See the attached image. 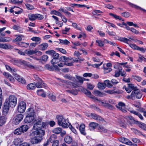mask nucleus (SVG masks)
<instances>
[{"mask_svg": "<svg viewBox=\"0 0 146 146\" xmlns=\"http://www.w3.org/2000/svg\"><path fill=\"white\" fill-rule=\"evenodd\" d=\"M45 133L44 130L39 129L33 131L30 134L32 137L30 141L33 144H38L40 142L42 139V137L44 135Z\"/></svg>", "mask_w": 146, "mask_h": 146, "instance_id": "obj_1", "label": "nucleus"}, {"mask_svg": "<svg viewBox=\"0 0 146 146\" xmlns=\"http://www.w3.org/2000/svg\"><path fill=\"white\" fill-rule=\"evenodd\" d=\"M26 113V115L24 119L25 123H29L35 121L36 115L33 108H29L27 110Z\"/></svg>", "mask_w": 146, "mask_h": 146, "instance_id": "obj_2", "label": "nucleus"}, {"mask_svg": "<svg viewBox=\"0 0 146 146\" xmlns=\"http://www.w3.org/2000/svg\"><path fill=\"white\" fill-rule=\"evenodd\" d=\"M5 66L6 69L8 71L13 73L15 79L19 82L23 84H26V80L23 78L21 77L16 74V69L14 68H12L8 65H6Z\"/></svg>", "mask_w": 146, "mask_h": 146, "instance_id": "obj_3", "label": "nucleus"}, {"mask_svg": "<svg viewBox=\"0 0 146 146\" xmlns=\"http://www.w3.org/2000/svg\"><path fill=\"white\" fill-rule=\"evenodd\" d=\"M57 120V123L58 125L62 126L64 128H67L70 124L68 119L65 118L62 115H58L56 116Z\"/></svg>", "mask_w": 146, "mask_h": 146, "instance_id": "obj_4", "label": "nucleus"}, {"mask_svg": "<svg viewBox=\"0 0 146 146\" xmlns=\"http://www.w3.org/2000/svg\"><path fill=\"white\" fill-rule=\"evenodd\" d=\"M17 102V99L16 97L14 95H11L9 96L7 99L6 100L4 103L13 108L16 106Z\"/></svg>", "mask_w": 146, "mask_h": 146, "instance_id": "obj_5", "label": "nucleus"}, {"mask_svg": "<svg viewBox=\"0 0 146 146\" xmlns=\"http://www.w3.org/2000/svg\"><path fill=\"white\" fill-rule=\"evenodd\" d=\"M26 108V103L23 101H21L19 102L18 103L17 110L18 112L23 113L25 112Z\"/></svg>", "mask_w": 146, "mask_h": 146, "instance_id": "obj_6", "label": "nucleus"}, {"mask_svg": "<svg viewBox=\"0 0 146 146\" xmlns=\"http://www.w3.org/2000/svg\"><path fill=\"white\" fill-rule=\"evenodd\" d=\"M29 19L31 21H33L36 19L40 20L43 19L44 18L43 16L40 14H33L31 13L29 14L28 15Z\"/></svg>", "mask_w": 146, "mask_h": 146, "instance_id": "obj_7", "label": "nucleus"}, {"mask_svg": "<svg viewBox=\"0 0 146 146\" xmlns=\"http://www.w3.org/2000/svg\"><path fill=\"white\" fill-rule=\"evenodd\" d=\"M142 94L139 90L137 89L133 90L131 94V96L132 99L135 98V97L137 98H141L142 97Z\"/></svg>", "mask_w": 146, "mask_h": 146, "instance_id": "obj_8", "label": "nucleus"}, {"mask_svg": "<svg viewBox=\"0 0 146 146\" xmlns=\"http://www.w3.org/2000/svg\"><path fill=\"white\" fill-rule=\"evenodd\" d=\"M23 115L22 114H18L16 115L13 120V123L16 125L18 124L22 120Z\"/></svg>", "mask_w": 146, "mask_h": 146, "instance_id": "obj_9", "label": "nucleus"}, {"mask_svg": "<svg viewBox=\"0 0 146 146\" xmlns=\"http://www.w3.org/2000/svg\"><path fill=\"white\" fill-rule=\"evenodd\" d=\"M11 62L13 64L19 66H20L21 65L27 64V62L24 60L13 59L11 60Z\"/></svg>", "mask_w": 146, "mask_h": 146, "instance_id": "obj_10", "label": "nucleus"}, {"mask_svg": "<svg viewBox=\"0 0 146 146\" xmlns=\"http://www.w3.org/2000/svg\"><path fill=\"white\" fill-rule=\"evenodd\" d=\"M116 106L122 112H126L125 108V105L123 103L121 102H119L116 105Z\"/></svg>", "mask_w": 146, "mask_h": 146, "instance_id": "obj_11", "label": "nucleus"}, {"mask_svg": "<svg viewBox=\"0 0 146 146\" xmlns=\"http://www.w3.org/2000/svg\"><path fill=\"white\" fill-rule=\"evenodd\" d=\"M42 118L41 117H38V118L36 120V122L34 123L33 128L34 129H37V126L38 125H40L42 122Z\"/></svg>", "mask_w": 146, "mask_h": 146, "instance_id": "obj_12", "label": "nucleus"}, {"mask_svg": "<svg viewBox=\"0 0 146 146\" xmlns=\"http://www.w3.org/2000/svg\"><path fill=\"white\" fill-rule=\"evenodd\" d=\"M61 82L68 85L67 86L68 87H76L77 86L76 84H73L71 82L68 81L66 80H61Z\"/></svg>", "mask_w": 146, "mask_h": 146, "instance_id": "obj_13", "label": "nucleus"}, {"mask_svg": "<svg viewBox=\"0 0 146 146\" xmlns=\"http://www.w3.org/2000/svg\"><path fill=\"white\" fill-rule=\"evenodd\" d=\"M96 100L98 101L100 104H101L102 106L104 107L112 108V106L107 103L106 101H102L97 99Z\"/></svg>", "mask_w": 146, "mask_h": 146, "instance_id": "obj_14", "label": "nucleus"}, {"mask_svg": "<svg viewBox=\"0 0 146 146\" xmlns=\"http://www.w3.org/2000/svg\"><path fill=\"white\" fill-rule=\"evenodd\" d=\"M3 74L6 78H8L10 81L12 83H13L14 82V79L9 73L4 72Z\"/></svg>", "mask_w": 146, "mask_h": 146, "instance_id": "obj_15", "label": "nucleus"}, {"mask_svg": "<svg viewBox=\"0 0 146 146\" xmlns=\"http://www.w3.org/2000/svg\"><path fill=\"white\" fill-rule=\"evenodd\" d=\"M48 46V44L46 43L42 44L38 46V48L39 50L44 51L46 50Z\"/></svg>", "mask_w": 146, "mask_h": 146, "instance_id": "obj_16", "label": "nucleus"}, {"mask_svg": "<svg viewBox=\"0 0 146 146\" xmlns=\"http://www.w3.org/2000/svg\"><path fill=\"white\" fill-rule=\"evenodd\" d=\"M35 84V86L38 88L46 87V84H45L41 80H40V81H38V82Z\"/></svg>", "mask_w": 146, "mask_h": 146, "instance_id": "obj_17", "label": "nucleus"}, {"mask_svg": "<svg viewBox=\"0 0 146 146\" xmlns=\"http://www.w3.org/2000/svg\"><path fill=\"white\" fill-rule=\"evenodd\" d=\"M91 116L92 118L97 120L101 121H104V120L101 117L96 114L92 113L91 114Z\"/></svg>", "mask_w": 146, "mask_h": 146, "instance_id": "obj_18", "label": "nucleus"}, {"mask_svg": "<svg viewBox=\"0 0 146 146\" xmlns=\"http://www.w3.org/2000/svg\"><path fill=\"white\" fill-rule=\"evenodd\" d=\"M85 125L83 123L81 124L79 127V130L81 133L85 135H86V133L85 131Z\"/></svg>", "mask_w": 146, "mask_h": 146, "instance_id": "obj_19", "label": "nucleus"}, {"mask_svg": "<svg viewBox=\"0 0 146 146\" xmlns=\"http://www.w3.org/2000/svg\"><path fill=\"white\" fill-rule=\"evenodd\" d=\"M93 94L95 96H103L106 95L104 93L96 90H94L93 92Z\"/></svg>", "mask_w": 146, "mask_h": 146, "instance_id": "obj_20", "label": "nucleus"}, {"mask_svg": "<svg viewBox=\"0 0 146 146\" xmlns=\"http://www.w3.org/2000/svg\"><path fill=\"white\" fill-rule=\"evenodd\" d=\"M98 125V124L97 123L94 122H92L89 124V128L91 130H93Z\"/></svg>", "mask_w": 146, "mask_h": 146, "instance_id": "obj_21", "label": "nucleus"}, {"mask_svg": "<svg viewBox=\"0 0 146 146\" xmlns=\"http://www.w3.org/2000/svg\"><path fill=\"white\" fill-rule=\"evenodd\" d=\"M65 142L68 144L71 143L72 141V138L69 135H66L64 138Z\"/></svg>", "mask_w": 146, "mask_h": 146, "instance_id": "obj_22", "label": "nucleus"}, {"mask_svg": "<svg viewBox=\"0 0 146 146\" xmlns=\"http://www.w3.org/2000/svg\"><path fill=\"white\" fill-rule=\"evenodd\" d=\"M9 106L5 104H4V107L3 110V113L4 115H7L8 112L9 110Z\"/></svg>", "mask_w": 146, "mask_h": 146, "instance_id": "obj_23", "label": "nucleus"}, {"mask_svg": "<svg viewBox=\"0 0 146 146\" xmlns=\"http://www.w3.org/2000/svg\"><path fill=\"white\" fill-rule=\"evenodd\" d=\"M127 64V62H122L121 63H117L116 64H115L114 66V67L115 68H116V66H119V65H123V66L125 67L126 68H130V66L129 65H126V64Z\"/></svg>", "mask_w": 146, "mask_h": 146, "instance_id": "obj_24", "label": "nucleus"}, {"mask_svg": "<svg viewBox=\"0 0 146 146\" xmlns=\"http://www.w3.org/2000/svg\"><path fill=\"white\" fill-rule=\"evenodd\" d=\"M36 92L37 95L39 96H41L43 97H46V93L42 89H40L37 90Z\"/></svg>", "mask_w": 146, "mask_h": 146, "instance_id": "obj_25", "label": "nucleus"}, {"mask_svg": "<svg viewBox=\"0 0 146 146\" xmlns=\"http://www.w3.org/2000/svg\"><path fill=\"white\" fill-rule=\"evenodd\" d=\"M7 120V117L4 116L0 117V126H1L4 125L6 122Z\"/></svg>", "mask_w": 146, "mask_h": 146, "instance_id": "obj_26", "label": "nucleus"}, {"mask_svg": "<svg viewBox=\"0 0 146 146\" xmlns=\"http://www.w3.org/2000/svg\"><path fill=\"white\" fill-rule=\"evenodd\" d=\"M12 38L10 37L0 38V42H10L12 40Z\"/></svg>", "mask_w": 146, "mask_h": 146, "instance_id": "obj_27", "label": "nucleus"}, {"mask_svg": "<svg viewBox=\"0 0 146 146\" xmlns=\"http://www.w3.org/2000/svg\"><path fill=\"white\" fill-rule=\"evenodd\" d=\"M129 4L130 6L133 7L135 8L138 9H140L142 11H143V12L146 13V10H145V9H143L138 6H137L134 4H132L131 3H129Z\"/></svg>", "mask_w": 146, "mask_h": 146, "instance_id": "obj_28", "label": "nucleus"}, {"mask_svg": "<svg viewBox=\"0 0 146 146\" xmlns=\"http://www.w3.org/2000/svg\"><path fill=\"white\" fill-rule=\"evenodd\" d=\"M23 133L27 131L29 129L28 126L27 125H24L20 127Z\"/></svg>", "mask_w": 146, "mask_h": 146, "instance_id": "obj_29", "label": "nucleus"}, {"mask_svg": "<svg viewBox=\"0 0 146 146\" xmlns=\"http://www.w3.org/2000/svg\"><path fill=\"white\" fill-rule=\"evenodd\" d=\"M23 142V139L20 138H17L14 139V144L16 145H18Z\"/></svg>", "mask_w": 146, "mask_h": 146, "instance_id": "obj_30", "label": "nucleus"}, {"mask_svg": "<svg viewBox=\"0 0 146 146\" xmlns=\"http://www.w3.org/2000/svg\"><path fill=\"white\" fill-rule=\"evenodd\" d=\"M68 60L65 63V64L67 66H71L73 65V62L72 61V59L71 58H68Z\"/></svg>", "mask_w": 146, "mask_h": 146, "instance_id": "obj_31", "label": "nucleus"}, {"mask_svg": "<svg viewBox=\"0 0 146 146\" xmlns=\"http://www.w3.org/2000/svg\"><path fill=\"white\" fill-rule=\"evenodd\" d=\"M56 135L54 134H52L51 135L48 140L50 141V142L51 143L53 142L54 143L55 141L57 140H56Z\"/></svg>", "mask_w": 146, "mask_h": 146, "instance_id": "obj_32", "label": "nucleus"}, {"mask_svg": "<svg viewBox=\"0 0 146 146\" xmlns=\"http://www.w3.org/2000/svg\"><path fill=\"white\" fill-rule=\"evenodd\" d=\"M13 29L17 30L20 33H23V29L19 26L14 25L13 27Z\"/></svg>", "mask_w": 146, "mask_h": 146, "instance_id": "obj_33", "label": "nucleus"}, {"mask_svg": "<svg viewBox=\"0 0 146 146\" xmlns=\"http://www.w3.org/2000/svg\"><path fill=\"white\" fill-rule=\"evenodd\" d=\"M62 131V129L60 127H57L54 128L52 130L53 133L58 134L61 133Z\"/></svg>", "mask_w": 146, "mask_h": 146, "instance_id": "obj_34", "label": "nucleus"}, {"mask_svg": "<svg viewBox=\"0 0 146 146\" xmlns=\"http://www.w3.org/2000/svg\"><path fill=\"white\" fill-rule=\"evenodd\" d=\"M24 38V36L22 35H19L17 36L15 39L13 40V42H15L16 41H21L22 40V38Z\"/></svg>", "mask_w": 146, "mask_h": 146, "instance_id": "obj_35", "label": "nucleus"}, {"mask_svg": "<svg viewBox=\"0 0 146 146\" xmlns=\"http://www.w3.org/2000/svg\"><path fill=\"white\" fill-rule=\"evenodd\" d=\"M36 52V51L35 50H25V53L28 55H32L35 54Z\"/></svg>", "mask_w": 146, "mask_h": 146, "instance_id": "obj_36", "label": "nucleus"}, {"mask_svg": "<svg viewBox=\"0 0 146 146\" xmlns=\"http://www.w3.org/2000/svg\"><path fill=\"white\" fill-rule=\"evenodd\" d=\"M98 88L100 90H103L105 88V86L104 83L99 82L98 84Z\"/></svg>", "mask_w": 146, "mask_h": 146, "instance_id": "obj_37", "label": "nucleus"}, {"mask_svg": "<svg viewBox=\"0 0 146 146\" xmlns=\"http://www.w3.org/2000/svg\"><path fill=\"white\" fill-rule=\"evenodd\" d=\"M109 15L113 17L115 19H119V20H122V21H124L123 20H122V18L120 17V16L117 15H116L112 13H110Z\"/></svg>", "mask_w": 146, "mask_h": 146, "instance_id": "obj_38", "label": "nucleus"}, {"mask_svg": "<svg viewBox=\"0 0 146 146\" xmlns=\"http://www.w3.org/2000/svg\"><path fill=\"white\" fill-rule=\"evenodd\" d=\"M51 14L59 16L60 17H62V14L61 13H60L59 12L55 10L52 11L51 12Z\"/></svg>", "mask_w": 146, "mask_h": 146, "instance_id": "obj_39", "label": "nucleus"}, {"mask_svg": "<svg viewBox=\"0 0 146 146\" xmlns=\"http://www.w3.org/2000/svg\"><path fill=\"white\" fill-rule=\"evenodd\" d=\"M64 77L66 79H68L70 80L73 81L74 82H76L75 80H76L75 78H74L70 76L69 75L66 74L64 76Z\"/></svg>", "mask_w": 146, "mask_h": 146, "instance_id": "obj_40", "label": "nucleus"}, {"mask_svg": "<svg viewBox=\"0 0 146 146\" xmlns=\"http://www.w3.org/2000/svg\"><path fill=\"white\" fill-rule=\"evenodd\" d=\"M84 92L85 94L87 96H88L90 98H94V97L92 96V95L91 93L90 92L87 90L86 89H85L84 90Z\"/></svg>", "mask_w": 146, "mask_h": 146, "instance_id": "obj_41", "label": "nucleus"}, {"mask_svg": "<svg viewBox=\"0 0 146 146\" xmlns=\"http://www.w3.org/2000/svg\"><path fill=\"white\" fill-rule=\"evenodd\" d=\"M102 13V11L100 10H94L92 12V13L93 15L98 16L100 15L99 13Z\"/></svg>", "mask_w": 146, "mask_h": 146, "instance_id": "obj_42", "label": "nucleus"}, {"mask_svg": "<svg viewBox=\"0 0 146 146\" xmlns=\"http://www.w3.org/2000/svg\"><path fill=\"white\" fill-rule=\"evenodd\" d=\"M105 86H106L109 88H111L112 86V85L110 83L109 80H106L104 81Z\"/></svg>", "mask_w": 146, "mask_h": 146, "instance_id": "obj_43", "label": "nucleus"}, {"mask_svg": "<svg viewBox=\"0 0 146 146\" xmlns=\"http://www.w3.org/2000/svg\"><path fill=\"white\" fill-rule=\"evenodd\" d=\"M35 88V84L33 83L30 84L27 86V88L29 90L34 89Z\"/></svg>", "mask_w": 146, "mask_h": 146, "instance_id": "obj_44", "label": "nucleus"}, {"mask_svg": "<svg viewBox=\"0 0 146 146\" xmlns=\"http://www.w3.org/2000/svg\"><path fill=\"white\" fill-rule=\"evenodd\" d=\"M23 133L21 130V128L20 127L19 128L16 129L14 131V133L17 135L21 134Z\"/></svg>", "mask_w": 146, "mask_h": 146, "instance_id": "obj_45", "label": "nucleus"}, {"mask_svg": "<svg viewBox=\"0 0 146 146\" xmlns=\"http://www.w3.org/2000/svg\"><path fill=\"white\" fill-rule=\"evenodd\" d=\"M48 122L47 121H45L44 122H42L41 124V127L45 129H46L48 128Z\"/></svg>", "mask_w": 146, "mask_h": 146, "instance_id": "obj_46", "label": "nucleus"}, {"mask_svg": "<svg viewBox=\"0 0 146 146\" xmlns=\"http://www.w3.org/2000/svg\"><path fill=\"white\" fill-rule=\"evenodd\" d=\"M70 5L72 7H74V6H77L78 7H86V6L85 5H80L76 4L75 3H71Z\"/></svg>", "mask_w": 146, "mask_h": 146, "instance_id": "obj_47", "label": "nucleus"}, {"mask_svg": "<svg viewBox=\"0 0 146 146\" xmlns=\"http://www.w3.org/2000/svg\"><path fill=\"white\" fill-rule=\"evenodd\" d=\"M49 98L53 101H55L56 100L55 96L52 93H50L48 96Z\"/></svg>", "mask_w": 146, "mask_h": 146, "instance_id": "obj_48", "label": "nucleus"}, {"mask_svg": "<svg viewBox=\"0 0 146 146\" xmlns=\"http://www.w3.org/2000/svg\"><path fill=\"white\" fill-rule=\"evenodd\" d=\"M58 59L59 60V61H62L65 63L66 61L68 59V58L67 57L64 56L61 57L59 58H58Z\"/></svg>", "mask_w": 146, "mask_h": 146, "instance_id": "obj_49", "label": "nucleus"}, {"mask_svg": "<svg viewBox=\"0 0 146 146\" xmlns=\"http://www.w3.org/2000/svg\"><path fill=\"white\" fill-rule=\"evenodd\" d=\"M96 42L98 44V45L100 47H102L104 46V41L97 39L96 40Z\"/></svg>", "mask_w": 146, "mask_h": 146, "instance_id": "obj_50", "label": "nucleus"}, {"mask_svg": "<svg viewBox=\"0 0 146 146\" xmlns=\"http://www.w3.org/2000/svg\"><path fill=\"white\" fill-rule=\"evenodd\" d=\"M25 5L27 9L28 10H32L34 9V6L32 5L27 3L25 4Z\"/></svg>", "mask_w": 146, "mask_h": 146, "instance_id": "obj_51", "label": "nucleus"}, {"mask_svg": "<svg viewBox=\"0 0 146 146\" xmlns=\"http://www.w3.org/2000/svg\"><path fill=\"white\" fill-rule=\"evenodd\" d=\"M68 127L75 134H76L77 133V131L73 127L70 123V124H69V125H68Z\"/></svg>", "mask_w": 146, "mask_h": 146, "instance_id": "obj_52", "label": "nucleus"}, {"mask_svg": "<svg viewBox=\"0 0 146 146\" xmlns=\"http://www.w3.org/2000/svg\"><path fill=\"white\" fill-rule=\"evenodd\" d=\"M119 40L123 42L126 43H128V42L130 41V40L129 39L125 37L120 38Z\"/></svg>", "mask_w": 146, "mask_h": 146, "instance_id": "obj_53", "label": "nucleus"}, {"mask_svg": "<svg viewBox=\"0 0 146 146\" xmlns=\"http://www.w3.org/2000/svg\"><path fill=\"white\" fill-rule=\"evenodd\" d=\"M128 86V87L131 89V90H137V88L133 84H127Z\"/></svg>", "mask_w": 146, "mask_h": 146, "instance_id": "obj_54", "label": "nucleus"}, {"mask_svg": "<svg viewBox=\"0 0 146 146\" xmlns=\"http://www.w3.org/2000/svg\"><path fill=\"white\" fill-rule=\"evenodd\" d=\"M59 62V60L58 58H53L51 61L52 64H58Z\"/></svg>", "mask_w": 146, "mask_h": 146, "instance_id": "obj_55", "label": "nucleus"}, {"mask_svg": "<svg viewBox=\"0 0 146 146\" xmlns=\"http://www.w3.org/2000/svg\"><path fill=\"white\" fill-rule=\"evenodd\" d=\"M19 44L20 46H21L27 48L29 44V43H25L23 42H20L19 43Z\"/></svg>", "mask_w": 146, "mask_h": 146, "instance_id": "obj_56", "label": "nucleus"}, {"mask_svg": "<svg viewBox=\"0 0 146 146\" xmlns=\"http://www.w3.org/2000/svg\"><path fill=\"white\" fill-rule=\"evenodd\" d=\"M121 70H122L121 69H119L118 70H116L114 76L116 77H119L120 74Z\"/></svg>", "mask_w": 146, "mask_h": 146, "instance_id": "obj_57", "label": "nucleus"}, {"mask_svg": "<svg viewBox=\"0 0 146 146\" xmlns=\"http://www.w3.org/2000/svg\"><path fill=\"white\" fill-rule=\"evenodd\" d=\"M6 28V27H3L0 29V37H3L5 36V35L4 33H2V32L5 30Z\"/></svg>", "mask_w": 146, "mask_h": 146, "instance_id": "obj_58", "label": "nucleus"}, {"mask_svg": "<svg viewBox=\"0 0 146 146\" xmlns=\"http://www.w3.org/2000/svg\"><path fill=\"white\" fill-rule=\"evenodd\" d=\"M86 35L84 32H82L80 33V35L78 36V38H80L82 37L85 38L86 37Z\"/></svg>", "mask_w": 146, "mask_h": 146, "instance_id": "obj_59", "label": "nucleus"}, {"mask_svg": "<svg viewBox=\"0 0 146 146\" xmlns=\"http://www.w3.org/2000/svg\"><path fill=\"white\" fill-rule=\"evenodd\" d=\"M139 126L141 128L144 130H146V125L143 123H141L139 124Z\"/></svg>", "mask_w": 146, "mask_h": 146, "instance_id": "obj_60", "label": "nucleus"}, {"mask_svg": "<svg viewBox=\"0 0 146 146\" xmlns=\"http://www.w3.org/2000/svg\"><path fill=\"white\" fill-rule=\"evenodd\" d=\"M76 77L77 79L78 80L79 82L82 83H83L84 80H86V79L80 77L79 76H76Z\"/></svg>", "mask_w": 146, "mask_h": 146, "instance_id": "obj_61", "label": "nucleus"}, {"mask_svg": "<svg viewBox=\"0 0 146 146\" xmlns=\"http://www.w3.org/2000/svg\"><path fill=\"white\" fill-rule=\"evenodd\" d=\"M122 15L125 17H128L130 16V13L127 12H125L121 14Z\"/></svg>", "mask_w": 146, "mask_h": 146, "instance_id": "obj_62", "label": "nucleus"}, {"mask_svg": "<svg viewBox=\"0 0 146 146\" xmlns=\"http://www.w3.org/2000/svg\"><path fill=\"white\" fill-rule=\"evenodd\" d=\"M48 56L45 55L42 56L40 58V60L44 61H46L48 58Z\"/></svg>", "mask_w": 146, "mask_h": 146, "instance_id": "obj_63", "label": "nucleus"}, {"mask_svg": "<svg viewBox=\"0 0 146 146\" xmlns=\"http://www.w3.org/2000/svg\"><path fill=\"white\" fill-rule=\"evenodd\" d=\"M31 40L33 41L38 42L40 40V38L38 37H33L31 38Z\"/></svg>", "mask_w": 146, "mask_h": 146, "instance_id": "obj_64", "label": "nucleus"}]
</instances>
